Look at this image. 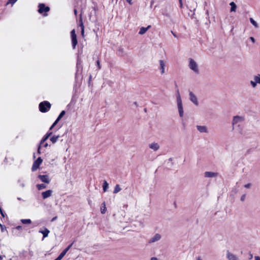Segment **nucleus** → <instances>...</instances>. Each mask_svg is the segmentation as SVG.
Segmentation results:
<instances>
[{"instance_id": "f257e3e1", "label": "nucleus", "mask_w": 260, "mask_h": 260, "mask_svg": "<svg viewBox=\"0 0 260 260\" xmlns=\"http://www.w3.org/2000/svg\"><path fill=\"white\" fill-rule=\"evenodd\" d=\"M245 120V116L243 115H236L233 118L232 125L233 129H234L237 126L240 127V124Z\"/></svg>"}, {"instance_id": "f03ea898", "label": "nucleus", "mask_w": 260, "mask_h": 260, "mask_svg": "<svg viewBox=\"0 0 260 260\" xmlns=\"http://www.w3.org/2000/svg\"><path fill=\"white\" fill-rule=\"evenodd\" d=\"M176 100H177V108H178V111L179 112V116L180 117H183L184 116L183 107V104H182L181 98V96H180L179 92H178V93L176 95Z\"/></svg>"}, {"instance_id": "7ed1b4c3", "label": "nucleus", "mask_w": 260, "mask_h": 260, "mask_svg": "<svg viewBox=\"0 0 260 260\" xmlns=\"http://www.w3.org/2000/svg\"><path fill=\"white\" fill-rule=\"evenodd\" d=\"M188 67L194 73L199 74V68L197 62L192 58L188 59Z\"/></svg>"}, {"instance_id": "20e7f679", "label": "nucleus", "mask_w": 260, "mask_h": 260, "mask_svg": "<svg viewBox=\"0 0 260 260\" xmlns=\"http://www.w3.org/2000/svg\"><path fill=\"white\" fill-rule=\"evenodd\" d=\"M51 108V104L48 101H44L40 103L39 109L41 112H46L48 111Z\"/></svg>"}, {"instance_id": "39448f33", "label": "nucleus", "mask_w": 260, "mask_h": 260, "mask_svg": "<svg viewBox=\"0 0 260 260\" xmlns=\"http://www.w3.org/2000/svg\"><path fill=\"white\" fill-rule=\"evenodd\" d=\"M250 84L252 88H255L257 84L260 85V74H257L253 76V80L250 81Z\"/></svg>"}, {"instance_id": "423d86ee", "label": "nucleus", "mask_w": 260, "mask_h": 260, "mask_svg": "<svg viewBox=\"0 0 260 260\" xmlns=\"http://www.w3.org/2000/svg\"><path fill=\"white\" fill-rule=\"evenodd\" d=\"M50 10L49 7H46L44 4H40L39 5L38 12L40 14H42L43 16H47V13Z\"/></svg>"}, {"instance_id": "0eeeda50", "label": "nucleus", "mask_w": 260, "mask_h": 260, "mask_svg": "<svg viewBox=\"0 0 260 260\" xmlns=\"http://www.w3.org/2000/svg\"><path fill=\"white\" fill-rule=\"evenodd\" d=\"M71 36L72 40V45L73 49H75L77 44V35L75 32V29H73L71 32Z\"/></svg>"}, {"instance_id": "6e6552de", "label": "nucleus", "mask_w": 260, "mask_h": 260, "mask_svg": "<svg viewBox=\"0 0 260 260\" xmlns=\"http://www.w3.org/2000/svg\"><path fill=\"white\" fill-rule=\"evenodd\" d=\"M42 159L40 157H38V159L34 161L32 165L31 168L32 171H35L37 170L39 168L40 165L42 164Z\"/></svg>"}, {"instance_id": "1a4fd4ad", "label": "nucleus", "mask_w": 260, "mask_h": 260, "mask_svg": "<svg viewBox=\"0 0 260 260\" xmlns=\"http://www.w3.org/2000/svg\"><path fill=\"white\" fill-rule=\"evenodd\" d=\"M189 100L196 106L199 105V102L197 96L191 91L189 92Z\"/></svg>"}, {"instance_id": "9d476101", "label": "nucleus", "mask_w": 260, "mask_h": 260, "mask_svg": "<svg viewBox=\"0 0 260 260\" xmlns=\"http://www.w3.org/2000/svg\"><path fill=\"white\" fill-rule=\"evenodd\" d=\"M149 148L153 151H157L160 148L159 144L157 142H152L148 145Z\"/></svg>"}, {"instance_id": "9b49d317", "label": "nucleus", "mask_w": 260, "mask_h": 260, "mask_svg": "<svg viewBox=\"0 0 260 260\" xmlns=\"http://www.w3.org/2000/svg\"><path fill=\"white\" fill-rule=\"evenodd\" d=\"M218 175V173L214 172L206 171L204 173L205 178H216Z\"/></svg>"}, {"instance_id": "f8f14e48", "label": "nucleus", "mask_w": 260, "mask_h": 260, "mask_svg": "<svg viewBox=\"0 0 260 260\" xmlns=\"http://www.w3.org/2000/svg\"><path fill=\"white\" fill-rule=\"evenodd\" d=\"M226 256L228 260H239L236 255L229 251H226Z\"/></svg>"}, {"instance_id": "ddd939ff", "label": "nucleus", "mask_w": 260, "mask_h": 260, "mask_svg": "<svg viewBox=\"0 0 260 260\" xmlns=\"http://www.w3.org/2000/svg\"><path fill=\"white\" fill-rule=\"evenodd\" d=\"M161 236L159 234H155L149 240V243H154L160 240Z\"/></svg>"}, {"instance_id": "4468645a", "label": "nucleus", "mask_w": 260, "mask_h": 260, "mask_svg": "<svg viewBox=\"0 0 260 260\" xmlns=\"http://www.w3.org/2000/svg\"><path fill=\"white\" fill-rule=\"evenodd\" d=\"M72 246V244L70 245L68 247H67L65 249L63 250V251L59 254V255L55 258L54 260H61L63 256L66 255L67 252L69 251V250L71 248Z\"/></svg>"}, {"instance_id": "2eb2a0df", "label": "nucleus", "mask_w": 260, "mask_h": 260, "mask_svg": "<svg viewBox=\"0 0 260 260\" xmlns=\"http://www.w3.org/2000/svg\"><path fill=\"white\" fill-rule=\"evenodd\" d=\"M39 178L43 182L46 183H49L50 181V179L49 177L47 175H40L38 176Z\"/></svg>"}, {"instance_id": "dca6fc26", "label": "nucleus", "mask_w": 260, "mask_h": 260, "mask_svg": "<svg viewBox=\"0 0 260 260\" xmlns=\"http://www.w3.org/2000/svg\"><path fill=\"white\" fill-rule=\"evenodd\" d=\"M65 114V111H62L59 116H58L57 118L56 119V120L54 122L53 124L51 125V126L50 128V129H51L59 121V120L64 116Z\"/></svg>"}, {"instance_id": "f3484780", "label": "nucleus", "mask_w": 260, "mask_h": 260, "mask_svg": "<svg viewBox=\"0 0 260 260\" xmlns=\"http://www.w3.org/2000/svg\"><path fill=\"white\" fill-rule=\"evenodd\" d=\"M159 67H160V73L161 75L164 74L165 72V62L162 60H159Z\"/></svg>"}, {"instance_id": "a211bd4d", "label": "nucleus", "mask_w": 260, "mask_h": 260, "mask_svg": "<svg viewBox=\"0 0 260 260\" xmlns=\"http://www.w3.org/2000/svg\"><path fill=\"white\" fill-rule=\"evenodd\" d=\"M52 193V191L51 190H48L45 191H44L42 193V197L44 199H46L47 198L50 197Z\"/></svg>"}, {"instance_id": "6ab92c4d", "label": "nucleus", "mask_w": 260, "mask_h": 260, "mask_svg": "<svg viewBox=\"0 0 260 260\" xmlns=\"http://www.w3.org/2000/svg\"><path fill=\"white\" fill-rule=\"evenodd\" d=\"M197 128L201 133H207L208 132V128L206 126L198 125Z\"/></svg>"}, {"instance_id": "aec40b11", "label": "nucleus", "mask_w": 260, "mask_h": 260, "mask_svg": "<svg viewBox=\"0 0 260 260\" xmlns=\"http://www.w3.org/2000/svg\"><path fill=\"white\" fill-rule=\"evenodd\" d=\"M39 233H41L43 235V238H44L48 237V234L50 233V231L47 229L44 228V229L43 230H40L39 231Z\"/></svg>"}, {"instance_id": "412c9836", "label": "nucleus", "mask_w": 260, "mask_h": 260, "mask_svg": "<svg viewBox=\"0 0 260 260\" xmlns=\"http://www.w3.org/2000/svg\"><path fill=\"white\" fill-rule=\"evenodd\" d=\"M151 27L150 25L148 26L147 27H142L139 32V34L142 35L146 33L148 29Z\"/></svg>"}, {"instance_id": "4be33fe9", "label": "nucleus", "mask_w": 260, "mask_h": 260, "mask_svg": "<svg viewBox=\"0 0 260 260\" xmlns=\"http://www.w3.org/2000/svg\"><path fill=\"white\" fill-rule=\"evenodd\" d=\"M121 190V188L119 184H116L113 190V193L116 194L119 192Z\"/></svg>"}, {"instance_id": "5701e85b", "label": "nucleus", "mask_w": 260, "mask_h": 260, "mask_svg": "<svg viewBox=\"0 0 260 260\" xmlns=\"http://www.w3.org/2000/svg\"><path fill=\"white\" fill-rule=\"evenodd\" d=\"M230 5L231 6V12H235L237 8V6L235 3L232 2L230 3Z\"/></svg>"}, {"instance_id": "b1692460", "label": "nucleus", "mask_w": 260, "mask_h": 260, "mask_svg": "<svg viewBox=\"0 0 260 260\" xmlns=\"http://www.w3.org/2000/svg\"><path fill=\"white\" fill-rule=\"evenodd\" d=\"M109 187V184L106 181L104 180L103 184V188L104 192H106L107 191V189Z\"/></svg>"}, {"instance_id": "393cba45", "label": "nucleus", "mask_w": 260, "mask_h": 260, "mask_svg": "<svg viewBox=\"0 0 260 260\" xmlns=\"http://www.w3.org/2000/svg\"><path fill=\"white\" fill-rule=\"evenodd\" d=\"M59 137V136L54 135L50 138V141L52 142V143H55L57 142Z\"/></svg>"}, {"instance_id": "a878e982", "label": "nucleus", "mask_w": 260, "mask_h": 260, "mask_svg": "<svg viewBox=\"0 0 260 260\" xmlns=\"http://www.w3.org/2000/svg\"><path fill=\"white\" fill-rule=\"evenodd\" d=\"M250 20V21L251 22V23L255 27V28H258V23L252 18H250L249 19Z\"/></svg>"}, {"instance_id": "bb28decb", "label": "nucleus", "mask_w": 260, "mask_h": 260, "mask_svg": "<svg viewBox=\"0 0 260 260\" xmlns=\"http://www.w3.org/2000/svg\"><path fill=\"white\" fill-rule=\"evenodd\" d=\"M106 210H107V208H106V204H105V203H103L102 204V206L101 208V213L102 214H104L105 213L106 211Z\"/></svg>"}, {"instance_id": "cd10ccee", "label": "nucleus", "mask_w": 260, "mask_h": 260, "mask_svg": "<svg viewBox=\"0 0 260 260\" xmlns=\"http://www.w3.org/2000/svg\"><path fill=\"white\" fill-rule=\"evenodd\" d=\"M21 222L23 224H30L31 223V221L29 219H22L21 220Z\"/></svg>"}, {"instance_id": "c85d7f7f", "label": "nucleus", "mask_w": 260, "mask_h": 260, "mask_svg": "<svg viewBox=\"0 0 260 260\" xmlns=\"http://www.w3.org/2000/svg\"><path fill=\"white\" fill-rule=\"evenodd\" d=\"M37 187L39 190H42L43 189L45 188L46 187V186L44 184H38L37 185Z\"/></svg>"}, {"instance_id": "c756f323", "label": "nucleus", "mask_w": 260, "mask_h": 260, "mask_svg": "<svg viewBox=\"0 0 260 260\" xmlns=\"http://www.w3.org/2000/svg\"><path fill=\"white\" fill-rule=\"evenodd\" d=\"M48 137L47 135H45L43 138L41 140L40 142V145H43V144L48 139Z\"/></svg>"}, {"instance_id": "7c9ffc66", "label": "nucleus", "mask_w": 260, "mask_h": 260, "mask_svg": "<svg viewBox=\"0 0 260 260\" xmlns=\"http://www.w3.org/2000/svg\"><path fill=\"white\" fill-rule=\"evenodd\" d=\"M17 0H9L6 5H7L11 4L13 5L17 2Z\"/></svg>"}, {"instance_id": "2f4dec72", "label": "nucleus", "mask_w": 260, "mask_h": 260, "mask_svg": "<svg viewBox=\"0 0 260 260\" xmlns=\"http://www.w3.org/2000/svg\"><path fill=\"white\" fill-rule=\"evenodd\" d=\"M0 227L2 232H4L6 230V228L5 225L0 224Z\"/></svg>"}, {"instance_id": "473e14b6", "label": "nucleus", "mask_w": 260, "mask_h": 260, "mask_svg": "<svg viewBox=\"0 0 260 260\" xmlns=\"http://www.w3.org/2000/svg\"><path fill=\"white\" fill-rule=\"evenodd\" d=\"M96 66H97L98 70H100L101 69V65L100 64V61L99 60H98L96 61Z\"/></svg>"}, {"instance_id": "72a5a7b5", "label": "nucleus", "mask_w": 260, "mask_h": 260, "mask_svg": "<svg viewBox=\"0 0 260 260\" xmlns=\"http://www.w3.org/2000/svg\"><path fill=\"white\" fill-rule=\"evenodd\" d=\"M80 26L81 27V29H82L81 34H82V35L83 36L84 31V25L82 23L80 24Z\"/></svg>"}, {"instance_id": "f704fd0d", "label": "nucleus", "mask_w": 260, "mask_h": 260, "mask_svg": "<svg viewBox=\"0 0 260 260\" xmlns=\"http://www.w3.org/2000/svg\"><path fill=\"white\" fill-rule=\"evenodd\" d=\"M251 183H247V184L244 185V187H245L246 188H249L251 187Z\"/></svg>"}, {"instance_id": "c9c22d12", "label": "nucleus", "mask_w": 260, "mask_h": 260, "mask_svg": "<svg viewBox=\"0 0 260 260\" xmlns=\"http://www.w3.org/2000/svg\"><path fill=\"white\" fill-rule=\"evenodd\" d=\"M245 198H246V195L245 194H243L241 197V201L242 202H244L245 200Z\"/></svg>"}, {"instance_id": "e433bc0d", "label": "nucleus", "mask_w": 260, "mask_h": 260, "mask_svg": "<svg viewBox=\"0 0 260 260\" xmlns=\"http://www.w3.org/2000/svg\"><path fill=\"white\" fill-rule=\"evenodd\" d=\"M249 39L253 43H254L255 42V40L253 37H250L249 38Z\"/></svg>"}, {"instance_id": "4c0bfd02", "label": "nucleus", "mask_w": 260, "mask_h": 260, "mask_svg": "<svg viewBox=\"0 0 260 260\" xmlns=\"http://www.w3.org/2000/svg\"><path fill=\"white\" fill-rule=\"evenodd\" d=\"M48 143H45V142L43 144V145H41V147H45V148L48 147Z\"/></svg>"}, {"instance_id": "58836bf2", "label": "nucleus", "mask_w": 260, "mask_h": 260, "mask_svg": "<svg viewBox=\"0 0 260 260\" xmlns=\"http://www.w3.org/2000/svg\"><path fill=\"white\" fill-rule=\"evenodd\" d=\"M41 145L40 144L38 147V153L39 154L41 153Z\"/></svg>"}, {"instance_id": "ea45409f", "label": "nucleus", "mask_w": 260, "mask_h": 260, "mask_svg": "<svg viewBox=\"0 0 260 260\" xmlns=\"http://www.w3.org/2000/svg\"><path fill=\"white\" fill-rule=\"evenodd\" d=\"M180 7L182 8L183 7L182 0H179Z\"/></svg>"}, {"instance_id": "a19ab883", "label": "nucleus", "mask_w": 260, "mask_h": 260, "mask_svg": "<svg viewBox=\"0 0 260 260\" xmlns=\"http://www.w3.org/2000/svg\"><path fill=\"white\" fill-rule=\"evenodd\" d=\"M16 229H17L18 230H20L22 229V226H20V225H18V226L16 227Z\"/></svg>"}, {"instance_id": "79ce46f5", "label": "nucleus", "mask_w": 260, "mask_h": 260, "mask_svg": "<svg viewBox=\"0 0 260 260\" xmlns=\"http://www.w3.org/2000/svg\"><path fill=\"white\" fill-rule=\"evenodd\" d=\"M0 212H1V215H2L3 217H4V216H5V215H4V214L3 212L2 209V208H1V207H0Z\"/></svg>"}, {"instance_id": "37998d69", "label": "nucleus", "mask_w": 260, "mask_h": 260, "mask_svg": "<svg viewBox=\"0 0 260 260\" xmlns=\"http://www.w3.org/2000/svg\"><path fill=\"white\" fill-rule=\"evenodd\" d=\"M127 2L130 5L132 4V0H126Z\"/></svg>"}, {"instance_id": "c03bdc74", "label": "nucleus", "mask_w": 260, "mask_h": 260, "mask_svg": "<svg viewBox=\"0 0 260 260\" xmlns=\"http://www.w3.org/2000/svg\"><path fill=\"white\" fill-rule=\"evenodd\" d=\"M51 134H52V133L49 132V133H47L46 135H47L48 137H49Z\"/></svg>"}, {"instance_id": "a18cd8bd", "label": "nucleus", "mask_w": 260, "mask_h": 260, "mask_svg": "<svg viewBox=\"0 0 260 260\" xmlns=\"http://www.w3.org/2000/svg\"><path fill=\"white\" fill-rule=\"evenodd\" d=\"M151 260H158V259L156 257H152L151 258Z\"/></svg>"}, {"instance_id": "49530a36", "label": "nucleus", "mask_w": 260, "mask_h": 260, "mask_svg": "<svg viewBox=\"0 0 260 260\" xmlns=\"http://www.w3.org/2000/svg\"><path fill=\"white\" fill-rule=\"evenodd\" d=\"M255 260H260V257L259 256H255L254 257Z\"/></svg>"}, {"instance_id": "de8ad7c7", "label": "nucleus", "mask_w": 260, "mask_h": 260, "mask_svg": "<svg viewBox=\"0 0 260 260\" xmlns=\"http://www.w3.org/2000/svg\"><path fill=\"white\" fill-rule=\"evenodd\" d=\"M56 217H54V218L52 219V221H54V220H55V219H56Z\"/></svg>"}, {"instance_id": "09e8293b", "label": "nucleus", "mask_w": 260, "mask_h": 260, "mask_svg": "<svg viewBox=\"0 0 260 260\" xmlns=\"http://www.w3.org/2000/svg\"><path fill=\"white\" fill-rule=\"evenodd\" d=\"M2 259H3V257L1 255H0V260H2Z\"/></svg>"}, {"instance_id": "8fccbe9b", "label": "nucleus", "mask_w": 260, "mask_h": 260, "mask_svg": "<svg viewBox=\"0 0 260 260\" xmlns=\"http://www.w3.org/2000/svg\"><path fill=\"white\" fill-rule=\"evenodd\" d=\"M79 61H78V62H77V67L79 66Z\"/></svg>"}, {"instance_id": "3c124183", "label": "nucleus", "mask_w": 260, "mask_h": 260, "mask_svg": "<svg viewBox=\"0 0 260 260\" xmlns=\"http://www.w3.org/2000/svg\"><path fill=\"white\" fill-rule=\"evenodd\" d=\"M197 260H201V258L200 257H198Z\"/></svg>"}, {"instance_id": "603ef678", "label": "nucleus", "mask_w": 260, "mask_h": 260, "mask_svg": "<svg viewBox=\"0 0 260 260\" xmlns=\"http://www.w3.org/2000/svg\"><path fill=\"white\" fill-rule=\"evenodd\" d=\"M74 12H75V13H76V12H77L76 10H74Z\"/></svg>"}]
</instances>
